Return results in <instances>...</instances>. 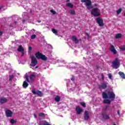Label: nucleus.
Wrapping results in <instances>:
<instances>
[{
  "label": "nucleus",
  "mask_w": 125,
  "mask_h": 125,
  "mask_svg": "<svg viewBox=\"0 0 125 125\" xmlns=\"http://www.w3.org/2000/svg\"><path fill=\"white\" fill-rule=\"evenodd\" d=\"M103 98L104 99H110L111 101H114L116 98V94L113 91H105L102 94Z\"/></svg>",
  "instance_id": "1"
},
{
  "label": "nucleus",
  "mask_w": 125,
  "mask_h": 125,
  "mask_svg": "<svg viewBox=\"0 0 125 125\" xmlns=\"http://www.w3.org/2000/svg\"><path fill=\"white\" fill-rule=\"evenodd\" d=\"M81 2L85 3V5L87 9L89 10L92 8V6L91 5V0H81Z\"/></svg>",
  "instance_id": "2"
},
{
  "label": "nucleus",
  "mask_w": 125,
  "mask_h": 125,
  "mask_svg": "<svg viewBox=\"0 0 125 125\" xmlns=\"http://www.w3.org/2000/svg\"><path fill=\"white\" fill-rule=\"evenodd\" d=\"M112 67L113 69H118L120 67V61L119 59L116 58L112 62Z\"/></svg>",
  "instance_id": "3"
},
{
  "label": "nucleus",
  "mask_w": 125,
  "mask_h": 125,
  "mask_svg": "<svg viewBox=\"0 0 125 125\" xmlns=\"http://www.w3.org/2000/svg\"><path fill=\"white\" fill-rule=\"evenodd\" d=\"M91 13L92 15L95 16V17H97L100 15V10L98 8H94L92 10Z\"/></svg>",
  "instance_id": "4"
},
{
  "label": "nucleus",
  "mask_w": 125,
  "mask_h": 125,
  "mask_svg": "<svg viewBox=\"0 0 125 125\" xmlns=\"http://www.w3.org/2000/svg\"><path fill=\"white\" fill-rule=\"evenodd\" d=\"M31 62L30 64V66L32 67H35L37 64H38V60H37V58L34 56H32L31 57Z\"/></svg>",
  "instance_id": "5"
},
{
  "label": "nucleus",
  "mask_w": 125,
  "mask_h": 125,
  "mask_svg": "<svg viewBox=\"0 0 125 125\" xmlns=\"http://www.w3.org/2000/svg\"><path fill=\"white\" fill-rule=\"evenodd\" d=\"M32 92L33 93L34 95H37V96H40V97H42L43 95V94L42 91L40 90L36 91V89H33L32 90Z\"/></svg>",
  "instance_id": "6"
},
{
  "label": "nucleus",
  "mask_w": 125,
  "mask_h": 125,
  "mask_svg": "<svg viewBox=\"0 0 125 125\" xmlns=\"http://www.w3.org/2000/svg\"><path fill=\"white\" fill-rule=\"evenodd\" d=\"M6 117L7 118H11L13 115V112L9 109H7L5 111Z\"/></svg>",
  "instance_id": "7"
},
{
  "label": "nucleus",
  "mask_w": 125,
  "mask_h": 125,
  "mask_svg": "<svg viewBox=\"0 0 125 125\" xmlns=\"http://www.w3.org/2000/svg\"><path fill=\"white\" fill-rule=\"evenodd\" d=\"M97 23L99 24L100 27H103L104 26V23H103V20L101 19L100 18L96 19Z\"/></svg>",
  "instance_id": "8"
},
{
  "label": "nucleus",
  "mask_w": 125,
  "mask_h": 125,
  "mask_svg": "<svg viewBox=\"0 0 125 125\" xmlns=\"http://www.w3.org/2000/svg\"><path fill=\"white\" fill-rule=\"evenodd\" d=\"M102 116L104 120H109V119H110V116L107 114V112H102Z\"/></svg>",
  "instance_id": "9"
},
{
  "label": "nucleus",
  "mask_w": 125,
  "mask_h": 125,
  "mask_svg": "<svg viewBox=\"0 0 125 125\" xmlns=\"http://www.w3.org/2000/svg\"><path fill=\"white\" fill-rule=\"evenodd\" d=\"M107 83H104L99 85V87L101 89H106V88H107Z\"/></svg>",
  "instance_id": "10"
},
{
  "label": "nucleus",
  "mask_w": 125,
  "mask_h": 125,
  "mask_svg": "<svg viewBox=\"0 0 125 125\" xmlns=\"http://www.w3.org/2000/svg\"><path fill=\"white\" fill-rule=\"evenodd\" d=\"M76 111L77 112V113L78 115H80V114H81V113H82V112H83V109L81 108V107L80 106H78L76 108Z\"/></svg>",
  "instance_id": "11"
},
{
  "label": "nucleus",
  "mask_w": 125,
  "mask_h": 125,
  "mask_svg": "<svg viewBox=\"0 0 125 125\" xmlns=\"http://www.w3.org/2000/svg\"><path fill=\"white\" fill-rule=\"evenodd\" d=\"M84 119L85 121H87L88 120V119H89V114H88V112H87V111H85L84 112Z\"/></svg>",
  "instance_id": "12"
},
{
  "label": "nucleus",
  "mask_w": 125,
  "mask_h": 125,
  "mask_svg": "<svg viewBox=\"0 0 125 125\" xmlns=\"http://www.w3.org/2000/svg\"><path fill=\"white\" fill-rule=\"evenodd\" d=\"M39 125H51L49 124V123L46 122V121H41L39 122Z\"/></svg>",
  "instance_id": "13"
},
{
  "label": "nucleus",
  "mask_w": 125,
  "mask_h": 125,
  "mask_svg": "<svg viewBox=\"0 0 125 125\" xmlns=\"http://www.w3.org/2000/svg\"><path fill=\"white\" fill-rule=\"evenodd\" d=\"M6 102H7V99H6V98L2 97L0 99V103L1 104L6 103Z\"/></svg>",
  "instance_id": "14"
},
{
  "label": "nucleus",
  "mask_w": 125,
  "mask_h": 125,
  "mask_svg": "<svg viewBox=\"0 0 125 125\" xmlns=\"http://www.w3.org/2000/svg\"><path fill=\"white\" fill-rule=\"evenodd\" d=\"M35 77H36V75H35L34 74H31L29 76V79H30V82H34L35 81Z\"/></svg>",
  "instance_id": "15"
},
{
  "label": "nucleus",
  "mask_w": 125,
  "mask_h": 125,
  "mask_svg": "<svg viewBox=\"0 0 125 125\" xmlns=\"http://www.w3.org/2000/svg\"><path fill=\"white\" fill-rule=\"evenodd\" d=\"M42 54L40 52H38L35 54V56L37 59H41V58L42 57Z\"/></svg>",
  "instance_id": "16"
},
{
  "label": "nucleus",
  "mask_w": 125,
  "mask_h": 125,
  "mask_svg": "<svg viewBox=\"0 0 125 125\" xmlns=\"http://www.w3.org/2000/svg\"><path fill=\"white\" fill-rule=\"evenodd\" d=\"M72 40L73 42H75V43H79V40L76 36H72Z\"/></svg>",
  "instance_id": "17"
},
{
  "label": "nucleus",
  "mask_w": 125,
  "mask_h": 125,
  "mask_svg": "<svg viewBox=\"0 0 125 125\" xmlns=\"http://www.w3.org/2000/svg\"><path fill=\"white\" fill-rule=\"evenodd\" d=\"M40 59H42L43 61H46L47 60V57L45 56V55L42 54L41 56V58H40Z\"/></svg>",
  "instance_id": "18"
},
{
  "label": "nucleus",
  "mask_w": 125,
  "mask_h": 125,
  "mask_svg": "<svg viewBox=\"0 0 125 125\" xmlns=\"http://www.w3.org/2000/svg\"><path fill=\"white\" fill-rule=\"evenodd\" d=\"M18 51H19V52L24 51V48L22 46V45H19V48L18 49Z\"/></svg>",
  "instance_id": "19"
},
{
  "label": "nucleus",
  "mask_w": 125,
  "mask_h": 125,
  "mask_svg": "<svg viewBox=\"0 0 125 125\" xmlns=\"http://www.w3.org/2000/svg\"><path fill=\"white\" fill-rule=\"evenodd\" d=\"M119 75L120 76V77H121L122 78L124 79H125V73H124V72L120 71L119 72Z\"/></svg>",
  "instance_id": "20"
},
{
  "label": "nucleus",
  "mask_w": 125,
  "mask_h": 125,
  "mask_svg": "<svg viewBox=\"0 0 125 125\" xmlns=\"http://www.w3.org/2000/svg\"><path fill=\"white\" fill-rule=\"evenodd\" d=\"M66 6H67V7H69V8H73V7H74V5L71 3H67L66 4Z\"/></svg>",
  "instance_id": "21"
},
{
  "label": "nucleus",
  "mask_w": 125,
  "mask_h": 125,
  "mask_svg": "<svg viewBox=\"0 0 125 125\" xmlns=\"http://www.w3.org/2000/svg\"><path fill=\"white\" fill-rule=\"evenodd\" d=\"M68 13L71 15H75L76 14V12L74 10H70L68 11Z\"/></svg>",
  "instance_id": "22"
},
{
  "label": "nucleus",
  "mask_w": 125,
  "mask_h": 125,
  "mask_svg": "<svg viewBox=\"0 0 125 125\" xmlns=\"http://www.w3.org/2000/svg\"><path fill=\"white\" fill-rule=\"evenodd\" d=\"M28 85H29V84L27 83L26 81H24L22 86L24 87V88H26V87H28Z\"/></svg>",
  "instance_id": "23"
},
{
  "label": "nucleus",
  "mask_w": 125,
  "mask_h": 125,
  "mask_svg": "<svg viewBox=\"0 0 125 125\" xmlns=\"http://www.w3.org/2000/svg\"><path fill=\"white\" fill-rule=\"evenodd\" d=\"M104 104H111V101L108 99L104 100Z\"/></svg>",
  "instance_id": "24"
},
{
  "label": "nucleus",
  "mask_w": 125,
  "mask_h": 125,
  "mask_svg": "<svg viewBox=\"0 0 125 125\" xmlns=\"http://www.w3.org/2000/svg\"><path fill=\"white\" fill-rule=\"evenodd\" d=\"M24 78L26 79L27 83H30V80H29V76L28 75L27 73H26L24 75Z\"/></svg>",
  "instance_id": "25"
},
{
  "label": "nucleus",
  "mask_w": 125,
  "mask_h": 125,
  "mask_svg": "<svg viewBox=\"0 0 125 125\" xmlns=\"http://www.w3.org/2000/svg\"><path fill=\"white\" fill-rule=\"evenodd\" d=\"M107 110H110V108H109V106H108V105H106V106H105V107L103 108V110L104 111V112L107 113Z\"/></svg>",
  "instance_id": "26"
},
{
  "label": "nucleus",
  "mask_w": 125,
  "mask_h": 125,
  "mask_svg": "<svg viewBox=\"0 0 125 125\" xmlns=\"http://www.w3.org/2000/svg\"><path fill=\"white\" fill-rule=\"evenodd\" d=\"M61 98L59 96H57L55 98V101L56 102H59L60 101Z\"/></svg>",
  "instance_id": "27"
},
{
  "label": "nucleus",
  "mask_w": 125,
  "mask_h": 125,
  "mask_svg": "<svg viewBox=\"0 0 125 125\" xmlns=\"http://www.w3.org/2000/svg\"><path fill=\"white\" fill-rule=\"evenodd\" d=\"M121 38H122L121 34H117L115 36V39H121Z\"/></svg>",
  "instance_id": "28"
},
{
  "label": "nucleus",
  "mask_w": 125,
  "mask_h": 125,
  "mask_svg": "<svg viewBox=\"0 0 125 125\" xmlns=\"http://www.w3.org/2000/svg\"><path fill=\"white\" fill-rule=\"evenodd\" d=\"M16 123V121L14 120V119H11L10 120V123L11 125H14Z\"/></svg>",
  "instance_id": "29"
},
{
  "label": "nucleus",
  "mask_w": 125,
  "mask_h": 125,
  "mask_svg": "<svg viewBox=\"0 0 125 125\" xmlns=\"http://www.w3.org/2000/svg\"><path fill=\"white\" fill-rule=\"evenodd\" d=\"M13 78H14V76L13 75H10L9 76V81H10V82H11V81H12Z\"/></svg>",
  "instance_id": "30"
},
{
  "label": "nucleus",
  "mask_w": 125,
  "mask_h": 125,
  "mask_svg": "<svg viewBox=\"0 0 125 125\" xmlns=\"http://www.w3.org/2000/svg\"><path fill=\"white\" fill-rule=\"evenodd\" d=\"M80 105H82L83 108H85L86 107V105H85V103H80Z\"/></svg>",
  "instance_id": "31"
},
{
  "label": "nucleus",
  "mask_w": 125,
  "mask_h": 125,
  "mask_svg": "<svg viewBox=\"0 0 125 125\" xmlns=\"http://www.w3.org/2000/svg\"><path fill=\"white\" fill-rule=\"evenodd\" d=\"M39 117H45V115L43 113H40L39 114Z\"/></svg>",
  "instance_id": "32"
},
{
  "label": "nucleus",
  "mask_w": 125,
  "mask_h": 125,
  "mask_svg": "<svg viewBox=\"0 0 125 125\" xmlns=\"http://www.w3.org/2000/svg\"><path fill=\"white\" fill-rule=\"evenodd\" d=\"M111 51L113 53V54H117V50H116L115 49H114L113 50H111Z\"/></svg>",
  "instance_id": "33"
},
{
  "label": "nucleus",
  "mask_w": 125,
  "mask_h": 125,
  "mask_svg": "<svg viewBox=\"0 0 125 125\" xmlns=\"http://www.w3.org/2000/svg\"><path fill=\"white\" fill-rule=\"evenodd\" d=\"M52 32L54 34H57V33H58V32L57 31V30H56V29H52Z\"/></svg>",
  "instance_id": "34"
},
{
  "label": "nucleus",
  "mask_w": 125,
  "mask_h": 125,
  "mask_svg": "<svg viewBox=\"0 0 125 125\" xmlns=\"http://www.w3.org/2000/svg\"><path fill=\"white\" fill-rule=\"evenodd\" d=\"M36 36L35 34L31 35V40H34V39H36Z\"/></svg>",
  "instance_id": "35"
},
{
  "label": "nucleus",
  "mask_w": 125,
  "mask_h": 125,
  "mask_svg": "<svg viewBox=\"0 0 125 125\" xmlns=\"http://www.w3.org/2000/svg\"><path fill=\"white\" fill-rule=\"evenodd\" d=\"M50 12L51 13H52L53 14H54V15H55V14H56V11H54V10H50Z\"/></svg>",
  "instance_id": "36"
},
{
  "label": "nucleus",
  "mask_w": 125,
  "mask_h": 125,
  "mask_svg": "<svg viewBox=\"0 0 125 125\" xmlns=\"http://www.w3.org/2000/svg\"><path fill=\"white\" fill-rule=\"evenodd\" d=\"M117 14H120V13H121V12H122V9H119L117 11Z\"/></svg>",
  "instance_id": "37"
},
{
  "label": "nucleus",
  "mask_w": 125,
  "mask_h": 125,
  "mask_svg": "<svg viewBox=\"0 0 125 125\" xmlns=\"http://www.w3.org/2000/svg\"><path fill=\"white\" fill-rule=\"evenodd\" d=\"M120 49H121V50L125 51V46H123L122 47H121L120 48Z\"/></svg>",
  "instance_id": "38"
},
{
  "label": "nucleus",
  "mask_w": 125,
  "mask_h": 125,
  "mask_svg": "<svg viewBox=\"0 0 125 125\" xmlns=\"http://www.w3.org/2000/svg\"><path fill=\"white\" fill-rule=\"evenodd\" d=\"M32 47L31 46H29L28 47V52H31V51H32Z\"/></svg>",
  "instance_id": "39"
},
{
  "label": "nucleus",
  "mask_w": 125,
  "mask_h": 125,
  "mask_svg": "<svg viewBox=\"0 0 125 125\" xmlns=\"http://www.w3.org/2000/svg\"><path fill=\"white\" fill-rule=\"evenodd\" d=\"M114 49H115V47L114 46V45H112L110 46V51H111V50H113Z\"/></svg>",
  "instance_id": "40"
},
{
  "label": "nucleus",
  "mask_w": 125,
  "mask_h": 125,
  "mask_svg": "<svg viewBox=\"0 0 125 125\" xmlns=\"http://www.w3.org/2000/svg\"><path fill=\"white\" fill-rule=\"evenodd\" d=\"M108 78L110 80H112V74L111 73L108 74Z\"/></svg>",
  "instance_id": "41"
},
{
  "label": "nucleus",
  "mask_w": 125,
  "mask_h": 125,
  "mask_svg": "<svg viewBox=\"0 0 125 125\" xmlns=\"http://www.w3.org/2000/svg\"><path fill=\"white\" fill-rule=\"evenodd\" d=\"M71 80L73 81H75V77L74 76H72Z\"/></svg>",
  "instance_id": "42"
},
{
  "label": "nucleus",
  "mask_w": 125,
  "mask_h": 125,
  "mask_svg": "<svg viewBox=\"0 0 125 125\" xmlns=\"http://www.w3.org/2000/svg\"><path fill=\"white\" fill-rule=\"evenodd\" d=\"M21 56H24V54H25V53L23 51L21 52Z\"/></svg>",
  "instance_id": "43"
},
{
  "label": "nucleus",
  "mask_w": 125,
  "mask_h": 125,
  "mask_svg": "<svg viewBox=\"0 0 125 125\" xmlns=\"http://www.w3.org/2000/svg\"><path fill=\"white\" fill-rule=\"evenodd\" d=\"M102 79L104 80V75H103V74H102Z\"/></svg>",
  "instance_id": "44"
},
{
  "label": "nucleus",
  "mask_w": 125,
  "mask_h": 125,
  "mask_svg": "<svg viewBox=\"0 0 125 125\" xmlns=\"http://www.w3.org/2000/svg\"><path fill=\"white\" fill-rule=\"evenodd\" d=\"M117 113L120 116V110H117Z\"/></svg>",
  "instance_id": "45"
},
{
  "label": "nucleus",
  "mask_w": 125,
  "mask_h": 125,
  "mask_svg": "<svg viewBox=\"0 0 125 125\" xmlns=\"http://www.w3.org/2000/svg\"><path fill=\"white\" fill-rule=\"evenodd\" d=\"M34 118H35V119H37V115L36 114H34Z\"/></svg>",
  "instance_id": "46"
},
{
  "label": "nucleus",
  "mask_w": 125,
  "mask_h": 125,
  "mask_svg": "<svg viewBox=\"0 0 125 125\" xmlns=\"http://www.w3.org/2000/svg\"><path fill=\"white\" fill-rule=\"evenodd\" d=\"M2 34H3L2 32H0V36L2 35Z\"/></svg>",
  "instance_id": "47"
},
{
  "label": "nucleus",
  "mask_w": 125,
  "mask_h": 125,
  "mask_svg": "<svg viewBox=\"0 0 125 125\" xmlns=\"http://www.w3.org/2000/svg\"><path fill=\"white\" fill-rule=\"evenodd\" d=\"M14 24L16 25V24H17V21H14Z\"/></svg>",
  "instance_id": "48"
},
{
  "label": "nucleus",
  "mask_w": 125,
  "mask_h": 125,
  "mask_svg": "<svg viewBox=\"0 0 125 125\" xmlns=\"http://www.w3.org/2000/svg\"><path fill=\"white\" fill-rule=\"evenodd\" d=\"M94 6L96 7H97L98 6V5H97V4H95Z\"/></svg>",
  "instance_id": "49"
},
{
  "label": "nucleus",
  "mask_w": 125,
  "mask_h": 125,
  "mask_svg": "<svg viewBox=\"0 0 125 125\" xmlns=\"http://www.w3.org/2000/svg\"><path fill=\"white\" fill-rule=\"evenodd\" d=\"M22 22H23V23H24V22H26V20H22Z\"/></svg>",
  "instance_id": "50"
},
{
  "label": "nucleus",
  "mask_w": 125,
  "mask_h": 125,
  "mask_svg": "<svg viewBox=\"0 0 125 125\" xmlns=\"http://www.w3.org/2000/svg\"><path fill=\"white\" fill-rule=\"evenodd\" d=\"M69 1H70V0H66V2H69Z\"/></svg>",
  "instance_id": "51"
},
{
  "label": "nucleus",
  "mask_w": 125,
  "mask_h": 125,
  "mask_svg": "<svg viewBox=\"0 0 125 125\" xmlns=\"http://www.w3.org/2000/svg\"><path fill=\"white\" fill-rule=\"evenodd\" d=\"M38 23H41L42 22V21H38Z\"/></svg>",
  "instance_id": "52"
},
{
  "label": "nucleus",
  "mask_w": 125,
  "mask_h": 125,
  "mask_svg": "<svg viewBox=\"0 0 125 125\" xmlns=\"http://www.w3.org/2000/svg\"><path fill=\"white\" fill-rule=\"evenodd\" d=\"M39 67L38 66H36V69H37V68H38Z\"/></svg>",
  "instance_id": "53"
},
{
  "label": "nucleus",
  "mask_w": 125,
  "mask_h": 125,
  "mask_svg": "<svg viewBox=\"0 0 125 125\" xmlns=\"http://www.w3.org/2000/svg\"><path fill=\"white\" fill-rule=\"evenodd\" d=\"M0 9H1V7H0Z\"/></svg>",
  "instance_id": "54"
},
{
  "label": "nucleus",
  "mask_w": 125,
  "mask_h": 125,
  "mask_svg": "<svg viewBox=\"0 0 125 125\" xmlns=\"http://www.w3.org/2000/svg\"><path fill=\"white\" fill-rule=\"evenodd\" d=\"M30 13H32V11H30Z\"/></svg>",
  "instance_id": "55"
},
{
  "label": "nucleus",
  "mask_w": 125,
  "mask_h": 125,
  "mask_svg": "<svg viewBox=\"0 0 125 125\" xmlns=\"http://www.w3.org/2000/svg\"><path fill=\"white\" fill-rule=\"evenodd\" d=\"M113 125H116V124H113Z\"/></svg>",
  "instance_id": "56"
},
{
  "label": "nucleus",
  "mask_w": 125,
  "mask_h": 125,
  "mask_svg": "<svg viewBox=\"0 0 125 125\" xmlns=\"http://www.w3.org/2000/svg\"><path fill=\"white\" fill-rule=\"evenodd\" d=\"M87 36H88V34H87Z\"/></svg>",
  "instance_id": "57"
}]
</instances>
